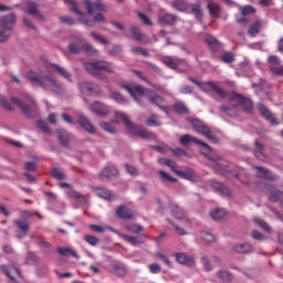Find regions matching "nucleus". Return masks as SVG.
Instances as JSON below:
<instances>
[{"label": "nucleus", "mask_w": 283, "mask_h": 283, "mask_svg": "<svg viewBox=\"0 0 283 283\" xmlns=\"http://www.w3.org/2000/svg\"><path fill=\"white\" fill-rule=\"evenodd\" d=\"M78 87L81 92H83V94H98L101 92V87L98 86V84L90 82H82L80 83Z\"/></svg>", "instance_id": "obj_15"}, {"label": "nucleus", "mask_w": 283, "mask_h": 283, "mask_svg": "<svg viewBox=\"0 0 283 283\" xmlns=\"http://www.w3.org/2000/svg\"><path fill=\"white\" fill-rule=\"evenodd\" d=\"M191 125L193 129L198 132V134H201V136H205L208 138V140H211V143H218V137L211 134V128L205 125V123L200 122L199 119H192Z\"/></svg>", "instance_id": "obj_7"}, {"label": "nucleus", "mask_w": 283, "mask_h": 283, "mask_svg": "<svg viewBox=\"0 0 283 283\" xmlns=\"http://www.w3.org/2000/svg\"><path fill=\"white\" fill-rule=\"evenodd\" d=\"M71 197L75 198V200H77V202H85L87 199L85 198V196L81 195V192L78 191H71Z\"/></svg>", "instance_id": "obj_60"}, {"label": "nucleus", "mask_w": 283, "mask_h": 283, "mask_svg": "<svg viewBox=\"0 0 283 283\" xmlns=\"http://www.w3.org/2000/svg\"><path fill=\"white\" fill-rule=\"evenodd\" d=\"M39 261V256L34 252H28L25 264H35Z\"/></svg>", "instance_id": "obj_51"}, {"label": "nucleus", "mask_w": 283, "mask_h": 283, "mask_svg": "<svg viewBox=\"0 0 283 283\" xmlns=\"http://www.w3.org/2000/svg\"><path fill=\"white\" fill-rule=\"evenodd\" d=\"M159 175L161 176V179L164 180V182H178V179L169 176V174L160 170Z\"/></svg>", "instance_id": "obj_56"}, {"label": "nucleus", "mask_w": 283, "mask_h": 283, "mask_svg": "<svg viewBox=\"0 0 283 283\" xmlns=\"http://www.w3.org/2000/svg\"><path fill=\"white\" fill-rule=\"evenodd\" d=\"M212 188L214 191L222 193V196H230L231 191L222 182L214 181L212 182Z\"/></svg>", "instance_id": "obj_34"}, {"label": "nucleus", "mask_w": 283, "mask_h": 283, "mask_svg": "<svg viewBox=\"0 0 283 283\" xmlns=\"http://www.w3.org/2000/svg\"><path fill=\"white\" fill-rule=\"evenodd\" d=\"M175 258L178 264H184L185 266H193L196 264V259L182 252L175 253Z\"/></svg>", "instance_id": "obj_16"}, {"label": "nucleus", "mask_w": 283, "mask_h": 283, "mask_svg": "<svg viewBox=\"0 0 283 283\" xmlns=\"http://www.w3.org/2000/svg\"><path fill=\"white\" fill-rule=\"evenodd\" d=\"M57 253H60V255H65L66 258L72 255V258H76L78 259V253H76V251L69 249V248H57Z\"/></svg>", "instance_id": "obj_41"}, {"label": "nucleus", "mask_w": 283, "mask_h": 283, "mask_svg": "<svg viewBox=\"0 0 283 283\" xmlns=\"http://www.w3.org/2000/svg\"><path fill=\"white\" fill-rule=\"evenodd\" d=\"M45 70H50L52 67L53 72L65 78V81H72V74L65 69L64 66L56 64V63H45Z\"/></svg>", "instance_id": "obj_9"}, {"label": "nucleus", "mask_w": 283, "mask_h": 283, "mask_svg": "<svg viewBox=\"0 0 283 283\" xmlns=\"http://www.w3.org/2000/svg\"><path fill=\"white\" fill-rule=\"evenodd\" d=\"M56 133L60 145L67 147L70 145V133L63 129H57Z\"/></svg>", "instance_id": "obj_27"}, {"label": "nucleus", "mask_w": 283, "mask_h": 283, "mask_svg": "<svg viewBox=\"0 0 283 283\" xmlns=\"http://www.w3.org/2000/svg\"><path fill=\"white\" fill-rule=\"evenodd\" d=\"M84 69L86 72H88V74L95 76V78H105L102 72L114 74V66H112V63L106 61L85 62Z\"/></svg>", "instance_id": "obj_5"}, {"label": "nucleus", "mask_w": 283, "mask_h": 283, "mask_svg": "<svg viewBox=\"0 0 283 283\" xmlns=\"http://www.w3.org/2000/svg\"><path fill=\"white\" fill-rule=\"evenodd\" d=\"M222 63L231 64L235 62V55L230 51H223L222 55L220 56Z\"/></svg>", "instance_id": "obj_38"}, {"label": "nucleus", "mask_w": 283, "mask_h": 283, "mask_svg": "<svg viewBox=\"0 0 283 283\" xmlns=\"http://www.w3.org/2000/svg\"><path fill=\"white\" fill-rule=\"evenodd\" d=\"M179 143L180 145H189V143H196L197 145H201V147H206L208 151H211V146L196 137H191V135L181 136Z\"/></svg>", "instance_id": "obj_13"}, {"label": "nucleus", "mask_w": 283, "mask_h": 283, "mask_svg": "<svg viewBox=\"0 0 283 283\" xmlns=\"http://www.w3.org/2000/svg\"><path fill=\"white\" fill-rule=\"evenodd\" d=\"M111 98H113V101H115V103H118L119 105H125V103H127V98H125V96H123V94L118 92L112 93Z\"/></svg>", "instance_id": "obj_45"}, {"label": "nucleus", "mask_w": 283, "mask_h": 283, "mask_svg": "<svg viewBox=\"0 0 283 283\" xmlns=\"http://www.w3.org/2000/svg\"><path fill=\"white\" fill-rule=\"evenodd\" d=\"M155 258H157V260H163L167 266H171V261L169 260V258H167V255H165L160 252H157L155 254Z\"/></svg>", "instance_id": "obj_62"}, {"label": "nucleus", "mask_w": 283, "mask_h": 283, "mask_svg": "<svg viewBox=\"0 0 283 283\" xmlns=\"http://www.w3.org/2000/svg\"><path fill=\"white\" fill-rule=\"evenodd\" d=\"M69 50L72 54H80L83 51V45L78 43V38L75 42L69 45Z\"/></svg>", "instance_id": "obj_42"}, {"label": "nucleus", "mask_w": 283, "mask_h": 283, "mask_svg": "<svg viewBox=\"0 0 283 283\" xmlns=\"http://www.w3.org/2000/svg\"><path fill=\"white\" fill-rule=\"evenodd\" d=\"M130 52H133V54H140L142 56H149L148 50H145V49L138 48V46H133L130 49Z\"/></svg>", "instance_id": "obj_53"}, {"label": "nucleus", "mask_w": 283, "mask_h": 283, "mask_svg": "<svg viewBox=\"0 0 283 283\" xmlns=\"http://www.w3.org/2000/svg\"><path fill=\"white\" fill-rule=\"evenodd\" d=\"M189 12L196 17L198 21H202V10L200 3H189Z\"/></svg>", "instance_id": "obj_31"}, {"label": "nucleus", "mask_w": 283, "mask_h": 283, "mask_svg": "<svg viewBox=\"0 0 283 283\" xmlns=\"http://www.w3.org/2000/svg\"><path fill=\"white\" fill-rule=\"evenodd\" d=\"M205 85L210 87V90L216 92V94H218V96L221 98H228L232 107H241L247 114H253V102L250 98H247L235 92L229 93L222 87L218 86V83L213 81L206 82Z\"/></svg>", "instance_id": "obj_1"}, {"label": "nucleus", "mask_w": 283, "mask_h": 283, "mask_svg": "<svg viewBox=\"0 0 283 283\" xmlns=\"http://www.w3.org/2000/svg\"><path fill=\"white\" fill-rule=\"evenodd\" d=\"M224 216H226L224 209H216L210 211V217L212 220H222Z\"/></svg>", "instance_id": "obj_46"}, {"label": "nucleus", "mask_w": 283, "mask_h": 283, "mask_svg": "<svg viewBox=\"0 0 283 283\" xmlns=\"http://www.w3.org/2000/svg\"><path fill=\"white\" fill-rule=\"evenodd\" d=\"M115 118H120L125 125V127L128 129V134L130 136H139V138H143L144 140H151L154 138V133L145 129L138 128L132 119H129V116L125 113L116 112Z\"/></svg>", "instance_id": "obj_4"}, {"label": "nucleus", "mask_w": 283, "mask_h": 283, "mask_svg": "<svg viewBox=\"0 0 283 283\" xmlns=\"http://www.w3.org/2000/svg\"><path fill=\"white\" fill-rule=\"evenodd\" d=\"M201 263L203 265L205 271H213V265H211V260H209V258L202 256Z\"/></svg>", "instance_id": "obj_54"}, {"label": "nucleus", "mask_w": 283, "mask_h": 283, "mask_svg": "<svg viewBox=\"0 0 283 283\" xmlns=\"http://www.w3.org/2000/svg\"><path fill=\"white\" fill-rule=\"evenodd\" d=\"M207 9L209 10V13L214 19H219L220 17V6L216 2H209L207 6Z\"/></svg>", "instance_id": "obj_35"}, {"label": "nucleus", "mask_w": 283, "mask_h": 283, "mask_svg": "<svg viewBox=\"0 0 283 283\" xmlns=\"http://www.w3.org/2000/svg\"><path fill=\"white\" fill-rule=\"evenodd\" d=\"M171 6L175 8V10H178V12H187V14L190 13L189 2L185 0H175L174 2H171Z\"/></svg>", "instance_id": "obj_25"}, {"label": "nucleus", "mask_w": 283, "mask_h": 283, "mask_svg": "<svg viewBox=\"0 0 283 283\" xmlns=\"http://www.w3.org/2000/svg\"><path fill=\"white\" fill-rule=\"evenodd\" d=\"M208 48H210L212 50V52H218V50H220V41H218V39L213 38V35H208L205 39Z\"/></svg>", "instance_id": "obj_30"}, {"label": "nucleus", "mask_w": 283, "mask_h": 283, "mask_svg": "<svg viewBox=\"0 0 283 283\" xmlns=\"http://www.w3.org/2000/svg\"><path fill=\"white\" fill-rule=\"evenodd\" d=\"M200 237H201V239L205 240V242H214L216 241V237H213V234L208 231H201Z\"/></svg>", "instance_id": "obj_52"}, {"label": "nucleus", "mask_w": 283, "mask_h": 283, "mask_svg": "<svg viewBox=\"0 0 283 283\" xmlns=\"http://www.w3.org/2000/svg\"><path fill=\"white\" fill-rule=\"evenodd\" d=\"M123 90H126L135 98V101H138V97L145 96V87L133 84V83H125L122 85Z\"/></svg>", "instance_id": "obj_8"}, {"label": "nucleus", "mask_w": 283, "mask_h": 283, "mask_svg": "<svg viewBox=\"0 0 283 283\" xmlns=\"http://www.w3.org/2000/svg\"><path fill=\"white\" fill-rule=\"evenodd\" d=\"M147 98L153 105H157V107L161 108L163 112L167 114V106H163L165 103V98L158 95L156 92L150 91L147 95Z\"/></svg>", "instance_id": "obj_12"}, {"label": "nucleus", "mask_w": 283, "mask_h": 283, "mask_svg": "<svg viewBox=\"0 0 283 283\" xmlns=\"http://www.w3.org/2000/svg\"><path fill=\"white\" fill-rule=\"evenodd\" d=\"M90 109L97 116H107L109 114V106L102 102H93Z\"/></svg>", "instance_id": "obj_10"}, {"label": "nucleus", "mask_w": 283, "mask_h": 283, "mask_svg": "<svg viewBox=\"0 0 283 283\" xmlns=\"http://www.w3.org/2000/svg\"><path fill=\"white\" fill-rule=\"evenodd\" d=\"M0 104L2 105V107H4V109H7L8 112H12V104H10V102H8V98L3 95H0Z\"/></svg>", "instance_id": "obj_55"}, {"label": "nucleus", "mask_w": 283, "mask_h": 283, "mask_svg": "<svg viewBox=\"0 0 283 283\" xmlns=\"http://www.w3.org/2000/svg\"><path fill=\"white\" fill-rule=\"evenodd\" d=\"M159 163L161 165H166V167H170V169H176L177 165L174 159H160Z\"/></svg>", "instance_id": "obj_61"}, {"label": "nucleus", "mask_w": 283, "mask_h": 283, "mask_svg": "<svg viewBox=\"0 0 283 283\" xmlns=\"http://www.w3.org/2000/svg\"><path fill=\"white\" fill-rule=\"evenodd\" d=\"M254 169H256L258 178H263L265 180H277L279 178L277 175L271 174V170L264 167L255 166Z\"/></svg>", "instance_id": "obj_19"}, {"label": "nucleus", "mask_w": 283, "mask_h": 283, "mask_svg": "<svg viewBox=\"0 0 283 283\" xmlns=\"http://www.w3.org/2000/svg\"><path fill=\"white\" fill-rule=\"evenodd\" d=\"M91 36L95 39L98 43H102L103 45H107V43H109L107 39L98 35L96 32H91Z\"/></svg>", "instance_id": "obj_59"}, {"label": "nucleus", "mask_w": 283, "mask_h": 283, "mask_svg": "<svg viewBox=\"0 0 283 283\" xmlns=\"http://www.w3.org/2000/svg\"><path fill=\"white\" fill-rule=\"evenodd\" d=\"M24 169L27 171H36V163H34V161L25 163Z\"/></svg>", "instance_id": "obj_64"}, {"label": "nucleus", "mask_w": 283, "mask_h": 283, "mask_svg": "<svg viewBox=\"0 0 283 283\" xmlns=\"http://www.w3.org/2000/svg\"><path fill=\"white\" fill-rule=\"evenodd\" d=\"M261 28H262V22H260V20H256L254 23H252L248 31L250 36H258V34H260Z\"/></svg>", "instance_id": "obj_37"}, {"label": "nucleus", "mask_w": 283, "mask_h": 283, "mask_svg": "<svg viewBox=\"0 0 283 283\" xmlns=\"http://www.w3.org/2000/svg\"><path fill=\"white\" fill-rule=\"evenodd\" d=\"M99 127H102V129H104V132H108V134H116V132H117L112 123L101 122Z\"/></svg>", "instance_id": "obj_47"}, {"label": "nucleus", "mask_w": 283, "mask_h": 283, "mask_svg": "<svg viewBox=\"0 0 283 283\" xmlns=\"http://www.w3.org/2000/svg\"><path fill=\"white\" fill-rule=\"evenodd\" d=\"M253 154L258 160H262L263 163H266V154H264V145H262L260 142L255 140L254 143V150Z\"/></svg>", "instance_id": "obj_23"}, {"label": "nucleus", "mask_w": 283, "mask_h": 283, "mask_svg": "<svg viewBox=\"0 0 283 283\" xmlns=\"http://www.w3.org/2000/svg\"><path fill=\"white\" fill-rule=\"evenodd\" d=\"M51 175L55 180H65V174H63L59 168H53Z\"/></svg>", "instance_id": "obj_50"}, {"label": "nucleus", "mask_w": 283, "mask_h": 283, "mask_svg": "<svg viewBox=\"0 0 283 283\" xmlns=\"http://www.w3.org/2000/svg\"><path fill=\"white\" fill-rule=\"evenodd\" d=\"M27 14H31V17H36L40 20H43V13L39 12V7L34 2H28L24 9Z\"/></svg>", "instance_id": "obj_21"}, {"label": "nucleus", "mask_w": 283, "mask_h": 283, "mask_svg": "<svg viewBox=\"0 0 283 283\" xmlns=\"http://www.w3.org/2000/svg\"><path fill=\"white\" fill-rule=\"evenodd\" d=\"M176 15L171 13H165L164 15H160L158 21L160 25H174L176 23Z\"/></svg>", "instance_id": "obj_28"}, {"label": "nucleus", "mask_w": 283, "mask_h": 283, "mask_svg": "<svg viewBox=\"0 0 283 283\" xmlns=\"http://www.w3.org/2000/svg\"><path fill=\"white\" fill-rule=\"evenodd\" d=\"M240 10L243 17H247L248 14H255V9L250 4L240 7Z\"/></svg>", "instance_id": "obj_48"}, {"label": "nucleus", "mask_w": 283, "mask_h": 283, "mask_svg": "<svg viewBox=\"0 0 283 283\" xmlns=\"http://www.w3.org/2000/svg\"><path fill=\"white\" fill-rule=\"evenodd\" d=\"M27 78L33 85H39L44 90H52V92H55V94L61 92V85L51 75H39L31 71L27 74Z\"/></svg>", "instance_id": "obj_3"}, {"label": "nucleus", "mask_w": 283, "mask_h": 283, "mask_svg": "<svg viewBox=\"0 0 283 283\" xmlns=\"http://www.w3.org/2000/svg\"><path fill=\"white\" fill-rule=\"evenodd\" d=\"M85 242H87V244H90L91 247H96V244H98V238L94 237V235H90L86 234L84 237Z\"/></svg>", "instance_id": "obj_57"}, {"label": "nucleus", "mask_w": 283, "mask_h": 283, "mask_svg": "<svg viewBox=\"0 0 283 283\" xmlns=\"http://www.w3.org/2000/svg\"><path fill=\"white\" fill-rule=\"evenodd\" d=\"M234 253H251L253 247L249 243H241L233 247Z\"/></svg>", "instance_id": "obj_33"}, {"label": "nucleus", "mask_w": 283, "mask_h": 283, "mask_svg": "<svg viewBox=\"0 0 283 283\" xmlns=\"http://www.w3.org/2000/svg\"><path fill=\"white\" fill-rule=\"evenodd\" d=\"M77 43L82 45V52L87 54L88 56H96L98 54V50H96L86 39L78 38Z\"/></svg>", "instance_id": "obj_14"}, {"label": "nucleus", "mask_w": 283, "mask_h": 283, "mask_svg": "<svg viewBox=\"0 0 283 283\" xmlns=\"http://www.w3.org/2000/svg\"><path fill=\"white\" fill-rule=\"evenodd\" d=\"M174 109L177 112V114H189V108L182 102H177L174 104Z\"/></svg>", "instance_id": "obj_43"}, {"label": "nucleus", "mask_w": 283, "mask_h": 283, "mask_svg": "<svg viewBox=\"0 0 283 283\" xmlns=\"http://www.w3.org/2000/svg\"><path fill=\"white\" fill-rule=\"evenodd\" d=\"M84 3L86 6L87 13L90 17H93V19H87L85 17H82L78 19V22L83 25H87L88 28H94L96 23H105L107 20L105 19V15L101 12H105L107 8L105 4L98 3V2H92L90 0H84Z\"/></svg>", "instance_id": "obj_2"}, {"label": "nucleus", "mask_w": 283, "mask_h": 283, "mask_svg": "<svg viewBox=\"0 0 283 283\" xmlns=\"http://www.w3.org/2000/svg\"><path fill=\"white\" fill-rule=\"evenodd\" d=\"M64 3H66V6H71V10L74 12V14H77L78 17H83V14H85L83 11H81V9H78V3H76V1L64 0Z\"/></svg>", "instance_id": "obj_40"}, {"label": "nucleus", "mask_w": 283, "mask_h": 283, "mask_svg": "<svg viewBox=\"0 0 283 283\" xmlns=\"http://www.w3.org/2000/svg\"><path fill=\"white\" fill-rule=\"evenodd\" d=\"M146 124L148 127H159L160 122L156 119V115H151L147 120Z\"/></svg>", "instance_id": "obj_58"}, {"label": "nucleus", "mask_w": 283, "mask_h": 283, "mask_svg": "<svg viewBox=\"0 0 283 283\" xmlns=\"http://www.w3.org/2000/svg\"><path fill=\"white\" fill-rule=\"evenodd\" d=\"M129 30H130L134 39H136V41H138L139 43H144V44L149 43V40H147V38H145V34H143V32H140L139 28L130 27Z\"/></svg>", "instance_id": "obj_26"}, {"label": "nucleus", "mask_w": 283, "mask_h": 283, "mask_svg": "<svg viewBox=\"0 0 283 283\" xmlns=\"http://www.w3.org/2000/svg\"><path fill=\"white\" fill-rule=\"evenodd\" d=\"M258 109L261 116H263L265 120H269L271 125H279L277 118L273 116V113L271 112V109H269L263 103L258 104Z\"/></svg>", "instance_id": "obj_11"}, {"label": "nucleus", "mask_w": 283, "mask_h": 283, "mask_svg": "<svg viewBox=\"0 0 283 283\" xmlns=\"http://www.w3.org/2000/svg\"><path fill=\"white\" fill-rule=\"evenodd\" d=\"M170 211L176 220H184L185 218V210L180 208L177 203H170Z\"/></svg>", "instance_id": "obj_29"}, {"label": "nucleus", "mask_w": 283, "mask_h": 283, "mask_svg": "<svg viewBox=\"0 0 283 283\" xmlns=\"http://www.w3.org/2000/svg\"><path fill=\"white\" fill-rule=\"evenodd\" d=\"M123 238H124V240H126V242H129V244H132L133 247H138V244H143V240H140V238H138V237H132L129 234H124Z\"/></svg>", "instance_id": "obj_44"}, {"label": "nucleus", "mask_w": 283, "mask_h": 283, "mask_svg": "<svg viewBox=\"0 0 283 283\" xmlns=\"http://www.w3.org/2000/svg\"><path fill=\"white\" fill-rule=\"evenodd\" d=\"M115 176H118V168L114 166L105 167L99 174L101 180H109L111 178H115Z\"/></svg>", "instance_id": "obj_18"}, {"label": "nucleus", "mask_w": 283, "mask_h": 283, "mask_svg": "<svg viewBox=\"0 0 283 283\" xmlns=\"http://www.w3.org/2000/svg\"><path fill=\"white\" fill-rule=\"evenodd\" d=\"M210 160H212V166L214 167V169H217V171H224V160L223 159H220V157L218 156H212L210 157Z\"/></svg>", "instance_id": "obj_36"}, {"label": "nucleus", "mask_w": 283, "mask_h": 283, "mask_svg": "<svg viewBox=\"0 0 283 283\" xmlns=\"http://www.w3.org/2000/svg\"><path fill=\"white\" fill-rule=\"evenodd\" d=\"M11 102L14 105H18V107H20V109L23 112V114H25V116H29L30 118H32V116H34V113H32V107H30V105L21 102V99L17 98V97H11Z\"/></svg>", "instance_id": "obj_20"}, {"label": "nucleus", "mask_w": 283, "mask_h": 283, "mask_svg": "<svg viewBox=\"0 0 283 283\" xmlns=\"http://www.w3.org/2000/svg\"><path fill=\"white\" fill-rule=\"evenodd\" d=\"M95 195L98 198H102L103 200H108V202H112L114 200V195H112V191L105 189V188H95Z\"/></svg>", "instance_id": "obj_24"}, {"label": "nucleus", "mask_w": 283, "mask_h": 283, "mask_svg": "<svg viewBox=\"0 0 283 283\" xmlns=\"http://www.w3.org/2000/svg\"><path fill=\"white\" fill-rule=\"evenodd\" d=\"M135 216L136 213L134 210H132V208L120 206L117 209V217L120 218V220H134Z\"/></svg>", "instance_id": "obj_17"}, {"label": "nucleus", "mask_w": 283, "mask_h": 283, "mask_svg": "<svg viewBox=\"0 0 283 283\" xmlns=\"http://www.w3.org/2000/svg\"><path fill=\"white\" fill-rule=\"evenodd\" d=\"M14 23H17V17L12 13L0 20V43H6L12 36Z\"/></svg>", "instance_id": "obj_6"}, {"label": "nucleus", "mask_w": 283, "mask_h": 283, "mask_svg": "<svg viewBox=\"0 0 283 283\" xmlns=\"http://www.w3.org/2000/svg\"><path fill=\"white\" fill-rule=\"evenodd\" d=\"M17 227L22 230L23 232L29 231L30 230V226H28V223H25L24 221L21 220H17L15 221Z\"/></svg>", "instance_id": "obj_63"}, {"label": "nucleus", "mask_w": 283, "mask_h": 283, "mask_svg": "<svg viewBox=\"0 0 283 283\" xmlns=\"http://www.w3.org/2000/svg\"><path fill=\"white\" fill-rule=\"evenodd\" d=\"M78 123L81 127L85 129V132H87L88 134H95L96 128H94V125H92V122H90V119L85 115H80Z\"/></svg>", "instance_id": "obj_22"}, {"label": "nucleus", "mask_w": 283, "mask_h": 283, "mask_svg": "<svg viewBox=\"0 0 283 283\" xmlns=\"http://www.w3.org/2000/svg\"><path fill=\"white\" fill-rule=\"evenodd\" d=\"M217 277H219L221 282L229 283L231 280H233V274L228 271H218Z\"/></svg>", "instance_id": "obj_39"}, {"label": "nucleus", "mask_w": 283, "mask_h": 283, "mask_svg": "<svg viewBox=\"0 0 283 283\" xmlns=\"http://www.w3.org/2000/svg\"><path fill=\"white\" fill-rule=\"evenodd\" d=\"M164 63L165 65H167V67H170V70L178 69V62H176V60H174L172 57H165Z\"/></svg>", "instance_id": "obj_49"}, {"label": "nucleus", "mask_w": 283, "mask_h": 283, "mask_svg": "<svg viewBox=\"0 0 283 283\" xmlns=\"http://www.w3.org/2000/svg\"><path fill=\"white\" fill-rule=\"evenodd\" d=\"M113 273L118 277H124V275H127V266L123 263H115L113 264Z\"/></svg>", "instance_id": "obj_32"}]
</instances>
